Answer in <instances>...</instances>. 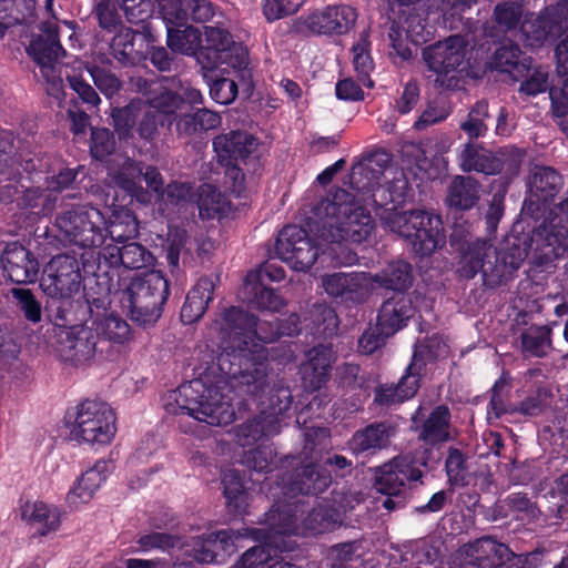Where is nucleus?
I'll return each instance as SVG.
<instances>
[{"label":"nucleus","instance_id":"09e8293b","mask_svg":"<svg viewBox=\"0 0 568 568\" xmlns=\"http://www.w3.org/2000/svg\"><path fill=\"white\" fill-rule=\"evenodd\" d=\"M230 538L227 531H219L193 539L192 557L199 562H211L215 559L219 544Z\"/></svg>","mask_w":568,"mask_h":568},{"label":"nucleus","instance_id":"c756f323","mask_svg":"<svg viewBox=\"0 0 568 568\" xmlns=\"http://www.w3.org/2000/svg\"><path fill=\"white\" fill-rule=\"evenodd\" d=\"M178 81L174 79H163L153 82L148 92V103L163 114H174L181 109L182 98L178 94Z\"/></svg>","mask_w":568,"mask_h":568},{"label":"nucleus","instance_id":"5701e85b","mask_svg":"<svg viewBox=\"0 0 568 568\" xmlns=\"http://www.w3.org/2000/svg\"><path fill=\"white\" fill-rule=\"evenodd\" d=\"M232 39L224 29L219 27H205L204 39H202L201 50L214 51L219 54L217 60L226 62L232 69H239L246 72L248 64L246 51L243 48H232Z\"/></svg>","mask_w":568,"mask_h":568},{"label":"nucleus","instance_id":"8fccbe9b","mask_svg":"<svg viewBox=\"0 0 568 568\" xmlns=\"http://www.w3.org/2000/svg\"><path fill=\"white\" fill-rule=\"evenodd\" d=\"M369 45L367 36L362 34L353 45L352 51L355 71L358 73L363 84L371 88L373 81L369 79V73L374 69V62L371 57Z\"/></svg>","mask_w":568,"mask_h":568},{"label":"nucleus","instance_id":"f257e3e1","mask_svg":"<svg viewBox=\"0 0 568 568\" xmlns=\"http://www.w3.org/2000/svg\"><path fill=\"white\" fill-rule=\"evenodd\" d=\"M290 321V326L274 327L271 323H256L237 307L226 310L217 325L224 337L230 339L233 351L232 354L223 352L217 357L222 374L229 378H241L242 384L254 385V390L264 392L267 375L264 343L297 332V316L292 315Z\"/></svg>","mask_w":568,"mask_h":568},{"label":"nucleus","instance_id":"c85d7f7f","mask_svg":"<svg viewBox=\"0 0 568 568\" xmlns=\"http://www.w3.org/2000/svg\"><path fill=\"white\" fill-rule=\"evenodd\" d=\"M2 263L9 276L17 283L31 282L36 278L39 265L31 253L19 244L10 245L2 255Z\"/></svg>","mask_w":568,"mask_h":568},{"label":"nucleus","instance_id":"aec40b11","mask_svg":"<svg viewBox=\"0 0 568 568\" xmlns=\"http://www.w3.org/2000/svg\"><path fill=\"white\" fill-rule=\"evenodd\" d=\"M373 281L369 273H334L323 276L322 286L329 296L362 302L371 294Z\"/></svg>","mask_w":568,"mask_h":568},{"label":"nucleus","instance_id":"49530a36","mask_svg":"<svg viewBox=\"0 0 568 568\" xmlns=\"http://www.w3.org/2000/svg\"><path fill=\"white\" fill-rule=\"evenodd\" d=\"M97 332L112 344L125 345L132 341L129 324L118 315L110 314L100 321Z\"/></svg>","mask_w":568,"mask_h":568},{"label":"nucleus","instance_id":"58836bf2","mask_svg":"<svg viewBox=\"0 0 568 568\" xmlns=\"http://www.w3.org/2000/svg\"><path fill=\"white\" fill-rule=\"evenodd\" d=\"M372 291L378 287L402 290L410 284V267L406 262L390 263L381 274L372 275Z\"/></svg>","mask_w":568,"mask_h":568},{"label":"nucleus","instance_id":"0e129e2a","mask_svg":"<svg viewBox=\"0 0 568 568\" xmlns=\"http://www.w3.org/2000/svg\"><path fill=\"white\" fill-rule=\"evenodd\" d=\"M520 50L517 47H503L493 55L489 65L501 72H511L519 62Z\"/></svg>","mask_w":568,"mask_h":568},{"label":"nucleus","instance_id":"a211bd4d","mask_svg":"<svg viewBox=\"0 0 568 568\" xmlns=\"http://www.w3.org/2000/svg\"><path fill=\"white\" fill-rule=\"evenodd\" d=\"M47 272L48 278L44 280V285L52 296L69 298L79 291L81 275L74 257L68 255L53 257Z\"/></svg>","mask_w":568,"mask_h":568},{"label":"nucleus","instance_id":"4d7b16f0","mask_svg":"<svg viewBox=\"0 0 568 568\" xmlns=\"http://www.w3.org/2000/svg\"><path fill=\"white\" fill-rule=\"evenodd\" d=\"M120 216H114L109 229V235L112 240L121 243L124 239L135 236L138 234L136 219L128 210L123 213V221H118Z\"/></svg>","mask_w":568,"mask_h":568},{"label":"nucleus","instance_id":"e433bc0d","mask_svg":"<svg viewBox=\"0 0 568 568\" xmlns=\"http://www.w3.org/2000/svg\"><path fill=\"white\" fill-rule=\"evenodd\" d=\"M427 444H438L449 438V410L445 406L436 407L424 423L419 435Z\"/></svg>","mask_w":568,"mask_h":568},{"label":"nucleus","instance_id":"6e6552de","mask_svg":"<svg viewBox=\"0 0 568 568\" xmlns=\"http://www.w3.org/2000/svg\"><path fill=\"white\" fill-rule=\"evenodd\" d=\"M266 523L268 525L265 529H244L240 536L251 537L256 540H264L265 545L255 546L246 550L241 558L233 565L232 568H257L263 564L267 566L276 559H273L271 552L266 549L273 547L278 550L286 549L277 535L298 534L300 528L296 525V515L292 514L291 508L281 509L278 506L272 508L266 515Z\"/></svg>","mask_w":568,"mask_h":568},{"label":"nucleus","instance_id":"2eb2a0df","mask_svg":"<svg viewBox=\"0 0 568 568\" xmlns=\"http://www.w3.org/2000/svg\"><path fill=\"white\" fill-rule=\"evenodd\" d=\"M276 253L293 270L306 271L316 261L318 247L312 243L303 229L287 225L278 234Z\"/></svg>","mask_w":568,"mask_h":568},{"label":"nucleus","instance_id":"338daca9","mask_svg":"<svg viewBox=\"0 0 568 568\" xmlns=\"http://www.w3.org/2000/svg\"><path fill=\"white\" fill-rule=\"evenodd\" d=\"M209 303L199 295L189 292L186 301L181 310V318L185 324H192L200 320L206 311Z\"/></svg>","mask_w":568,"mask_h":568},{"label":"nucleus","instance_id":"4be33fe9","mask_svg":"<svg viewBox=\"0 0 568 568\" xmlns=\"http://www.w3.org/2000/svg\"><path fill=\"white\" fill-rule=\"evenodd\" d=\"M115 131L120 138H126L131 134L133 126L139 118V134L144 139H150L156 131V120L153 111L143 105L140 101H132L123 109H116L112 113Z\"/></svg>","mask_w":568,"mask_h":568},{"label":"nucleus","instance_id":"20e7f679","mask_svg":"<svg viewBox=\"0 0 568 568\" xmlns=\"http://www.w3.org/2000/svg\"><path fill=\"white\" fill-rule=\"evenodd\" d=\"M224 381L216 385H206L203 379H194L171 390L164 398V407L171 414H187L199 422L213 426L233 422L235 413L230 399L222 392Z\"/></svg>","mask_w":568,"mask_h":568},{"label":"nucleus","instance_id":"f8f14e48","mask_svg":"<svg viewBox=\"0 0 568 568\" xmlns=\"http://www.w3.org/2000/svg\"><path fill=\"white\" fill-rule=\"evenodd\" d=\"M102 223L100 211L87 206L65 211L55 221L62 239L81 247L99 246L103 243Z\"/></svg>","mask_w":568,"mask_h":568},{"label":"nucleus","instance_id":"473e14b6","mask_svg":"<svg viewBox=\"0 0 568 568\" xmlns=\"http://www.w3.org/2000/svg\"><path fill=\"white\" fill-rule=\"evenodd\" d=\"M334 359L331 347L320 345L307 354V362L302 366V375L305 383L313 388H318L325 382L328 368Z\"/></svg>","mask_w":568,"mask_h":568},{"label":"nucleus","instance_id":"9b49d317","mask_svg":"<svg viewBox=\"0 0 568 568\" xmlns=\"http://www.w3.org/2000/svg\"><path fill=\"white\" fill-rule=\"evenodd\" d=\"M468 41L460 36H452L423 51V58L430 71L437 74L436 82L444 85L445 79H455L467 72L469 67Z\"/></svg>","mask_w":568,"mask_h":568},{"label":"nucleus","instance_id":"7c9ffc66","mask_svg":"<svg viewBox=\"0 0 568 568\" xmlns=\"http://www.w3.org/2000/svg\"><path fill=\"white\" fill-rule=\"evenodd\" d=\"M13 146L7 139H0V201H12L19 193L17 178L19 165L12 158Z\"/></svg>","mask_w":568,"mask_h":568},{"label":"nucleus","instance_id":"bb28decb","mask_svg":"<svg viewBox=\"0 0 568 568\" xmlns=\"http://www.w3.org/2000/svg\"><path fill=\"white\" fill-rule=\"evenodd\" d=\"M464 552L469 558L465 568H499L511 557V552L506 545L498 544L489 538L469 545Z\"/></svg>","mask_w":568,"mask_h":568},{"label":"nucleus","instance_id":"ddd939ff","mask_svg":"<svg viewBox=\"0 0 568 568\" xmlns=\"http://www.w3.org/2000/svg\"><path fill=\"white\" fill-rule=\"evenodd\" d=\"M387 161V155L384 153L372 155L363 165L354 170L353 179L357 184L362 182L361 179H357V175L368 180L367 184H363V187H367V192L372 193L375 205L386 209L392 204L390 207L400 210L399 206L405 202L408 190L407 182L402 175L394 178L392 184H378L375 187V183H378L381 176L384 175L382 168Z\"/></svg>","mask_w":568,"mask_h":568},{"label":"nucleus","instance_id":"cd10ccee","mask_svg":"<svg viewBox=\"0 0 568 568\" xmlns=\"http://www.w3.org/2000/svg\"><path fill=\"white\" fill-rule=\"evenodd\" d=\"M423 351L417 348L413 362L407 367V373L400 378L396 386H383L378 389L376 399L383 404L402 403L412 398L419 387V372L422 369L419 354Z\"/></svg>","mask_w":568,"mask_h":568},{"label":"nucleus","instance_id":"393cba45","mask_svg":"<svg viewBox=\"0 0 568 568\" xmlns=\"http://www.w3.org/2000/svg\"><path fill=\"white\" fill-rule=\"evenodd\" d=\"M98 333L88 326H74L62 342L61 357L75 365L91 361L97 352Z\"/></svg>","mask_w":568,"mask_h":568},{"label":"nucleus","instance_id":"0eeeda50","mask_svg":"<svg viewBox=\"0 0 568 568\" xmlns=\"http://www.w3.org/2000/svg\"><path fill=\"white\" fill-rule=\"evenodd\" d=\"M71 440L91 446L109 445L116 433V417L112 407L103 402L84 400L68 416Z\"/></svg>","mask_w":568,"mask_h":568},{"label":"nucleus","instance_id":"423d86ee","mask_svg":"<svg viewBox=\"0 0 568 568\" xmlns=\"http://www.w3.org/2000/svg\"><path fill=\"white\" fill-rule=\"evenodd\" d=\"M168 294L166 280L160 271L152 270L131 282L121 302L132 321L146 326L155 324L160 318Z\"/></svg>","mask_w":568,"mask_h":568},{"label":"nucleus","instance_id":"3c124183","mask_svg":"<svg viewBox=\"0 0 568 568\" xmlns=\"http://www.w3.org/2000/svg\"><path fill=\"white\" fill-rule=\"evenodd\" d=\"M226 200L212 185H203L199 195V210L203 219H213L216 215L224 213L226 210Z\"/></svg>","mask_w":568,"mask_h":568},{"label":"nucleus","instance_id":"c03bdc74","mask_svg":"<svg viewBox=\"0 0 568 568\" xmlns=\"http://www.w3.org/2000/svg\"><path fill=\"white\" fill-rule=\"evenodd\" d=\"M110 250V256H118V260L125 268H142L152 261V255L144 246L136 242H131L122 246H113Z\"/></svg>","mask_w":568,"mask_h":568},{"label":"nucleus","instance_id":"f3484780","mask_svg":"<svg viewBox=\"0 0 568 568\" xmlns=\"http://www.w3.org/2000/svg\"><path fill=\"white\" fill-rule=\"evenodd\" d=\"M113 470L114 465L111 460H98L91 468L82 473L70 487L65 496L67 506L71 510H79L88 505Z\"/></svg>","mask_w":568,"mask_h":568},{"label":"nucleus","instance_id":"a878e982","mask_svg":"<svg viewBox=\"0 0 568 568\" xmlns=\"http://www.w3.org/2000/svg\"><path fill=\"white\" fill-rule=\"evenodd\" d=\"M413 313L412 300L400 292L395 293L383 303L377 316V327L382 334L390 336L406 324Z\"/></svg>","mask_w":568,"mask_h":568},{"label":"nucleus","instance_id":"39448f33","mask_svg":"<svg viewBox=\"0 0 568 568\" xmlns=\"http://www.w3.org/2000/svg\"><path fill=\"white\" fill-rule=\"evenodd\" d=\"M379 216L392 232L404 237L420 256L430 255L445 244L443 221L430 212L386 207Z\"/></svg>","mask_w":568,"mask_h":568},{"label":"nucleus","instance_id":"774afa93","mask_svg":"<svg viewBox=\"0 0 568 568\" xmlns=\"http://www.w3.org/2000/svg\"><path fill=\"white\" fill-rule=\"evenodd\" d=\"M114 146L113 138L106 129L92 130L91 153L95 159H103Z\"/></svg>","mask_w":568,"mask_h":568},{"label":"nucleus","instance_id":"f03ea898","mask_svg":"<svg viewBox=\"0 0 568 568\" xmlns=\"http://www.w3.org/2000/svg\"><path fill=\"white\" fill-rule=\"evenodd\" d=\"M308 227L327 242H362L371 235L374 220L359 199L339 190L316 204Z\"/></svg>","mask_w":568,"mask_h":568},{"label":"nucleus","instance_id":"c9c22d12","mask_svg":"<svg viewBox=\"0 0 568 568\" xmlns=\"http://www.w3.org/2000/svg\"><path fill=\"white\" fill-rule=\"evenodd\" d=\"M464 171H477L485 174H496L504 169L503 161L489 151L477 150L467 145L462 154Z\"/></svg>","mask_w":568,"mask_h":568},{"label":"nucleus","instance_id":"72a5a7b5","mask_svg":"<svg viewBox=\"0 0 568 568\" xmlns=\"http://www.w3.org/2000/svg\"><path fill=\"white\" fill-rule=\"evenodd\" d=\"M561 22L547 10L546 16L536 19H524L520 31L530 47L541 44L549 36H555L561 29Z\"/></svg>","mask_w":568,"mask_h":568},{"label":"nucleus","instance_id":"9d476101","mask_svg":"<svg viewBox=\"0 0 568 568\" xmlns=\"http://www.w3.org/2000/svg\"><path fill=\"white\" fill-rule=\"evenodd\" d=\"M61 32V26L55 18L48 20L42 24V33L30 43L28 49L48 84V94L57 99H60L61 93L62 72L59 63L60 55L63 53L59 42Z\"/></svg>","mask_w":568,"mask_h":568},{"label":"nucleus","instance_id":"603ef678","mask_svg":"<svg viewBox=\"0 0 568 568\" xmlns=\"http://www.w3.org/2000/svg\"><path fill=\"white\" fill-rule=\"evenodd\" d=\"M549 329L530 327L521 336L523 348L530 355L544 356L550 347Z\"/></svg>","mask_w":568,"mask_h":568},{"label":"nucleus","instance_id":"79ce46f5","mask_svg":"<svg viewBox=\"0 0 568 568\" xmlns=\"http://www.w3.org/2000/svg\"><path fill=\"white\" fill-rule=\"evenodd\" d=\"M244 295L250 304L260 310L278 311L283 306V300L272 290L257 283L255 276L247 277Z\"/></svg>","mask_w":568,"mask_h":568},{"label":"nucleus","instance_id":"69168bd1","mask_svg":"<svg viewBox=\"0 0 568 568\" xmlns=\"http://www.w3.org/2000/svg\"><path fill=\"white\" fill-rule=\"evenodd\" d=\"M521 17L523 8L515 2L499 4L495 9L496 22L506 29L516 27Z\"/></svg>","mask_w":568,"mask_h":568},{"label":"nucleus","instance_id":"2f4dec72","mask_svg":"<svg viewBox=\"0 0 568 568\" xmlns=\"http://www.w3.org/2000/svg\"><path fill=\"white\" fill-rule=\"evenodd\" d=\"M557 73L562 79V88L552 87L549 91L552 112L556 116L568 114V34L556 49Z\"/></svg>","mask_w":568,"mask_h":568},{"label":"nucleus","instance_id":"6e6d98bb","mask_svg":"<svg viewBox=\"0 0 568 568\" xmlns=\"http://www.w3.org/2000/svg\"><path fill=\"white\" fill-rule=\"evenodd\" d=\"M11 294L18 301L19 306L28 321L32 323L41 321V305L34 298L30 290L12 288Z\"/></svg>","mask_w":568,"mask_h":568},{"label":"nucleus","instance_id":"de8ad7c7","mask_svg":"<svg viewBox=\"0 0 568 568\" xmlns=\"http://www.w3.org/2000/svg\"><path fill=\"white\" fill-rule=\"evenodd\" d=\"M23 516L29 520L41 525L45 530H55L60 526L61 513L54 507L42 501L26 505Z\"/></svg>","mask_w":568,"mask_h":568},{"label":"nucleus","instance_id":"b1692460","mask_svg":"<svg viewBox=\"0 0 568 568\" xmlns=\"http://www.w3.org/2000/svg\"><path fill=\"white\" fill-rule=\"evenodd\" d=\"M213 148L222 163L244 162L254 155L258 148V141L251 134L233 131L217 135L213 140Z\"/></svg>","mask_w":568,"mask_h":568},{"label":"nucleus","instance_id":"4468645a","mask_svg":"<svg viewBox=\"0 0 568 568\" xmlns=\"http://www.w3.org/2000/svg\"><path fill=\"white\" fill-rule=\"evenodd\" d=\"M112 174L115 184L140 203H151L153 196L164 200L163 179L154 166L143 169L141 163L125 159Z\"/></svg>","mask_w":568,"mask_h":568},{"label":"nucleus","instance_id":"5fc2aeb1","mask_svg":"<svg viewBox=\"0 0 568 568\" xmlns=\"http://www.w3.org/2000/svg\"><path fill=\"white\" fill-rule=\"evenodd\" d=\"M135 33L129 28H121L113 37L111 50L116 60L126 62L133 53V41Z\"/></svg>","mask_w":568,"mask_h":568},{"label":"nucleus","instance_id":"ea45409f","mask_svg":"<svg viewBox=\"0 0 568 568\" xmlns=\"http://www.w3.org/2000/svg\"><path fill=\"white\" fill-rule=\"evenodd\" d=\"M389 436L385 425H371L353 436L351 448L356 454L381 449L388 445Z\"/></svg>","mask_w":568,"mask_h":568},{"label":"nucleus","instance_id":"1a4fd4ad","mask_svg":"<svg viewBox=\"0 0 568 568\" xmlns=\"http://www.w3.org/2000/svg\"><path fill=\"white\" fill-rule=\"evenodd\" d=\"M292 404V395L288 387L274 385L267 390L266 399L262 402L261 414L241 425L236 432L237 443L243 448L258 443L264 437L274 436L281 430L280 416Z\"/></svg>","mask_w":568,"mask_h":568},{"label":"nucleus","instance_id":"412c9836","mask_svg":"<svg viewBox=\"0 0 568 568\" xmlns=\"http://www.w3.org/2000/svg\"><path fill=\"white\" fill-rule=\"evenodd\" d=\"M356 17V12L353 8L347 6H334L310 14L304 23L306 28L314 33L343 34L354 26Z\"/></svg>","mask_w":568,"mask_h":568},{"label":"nucleus","instance_id":"a18cd8bd","mask_svg":"<svg viewBox=\"0 0 568 568\" xmlns=\"http://www.w3.org/2000/svg\"><path fill=\"white\" fill-rule=\"evenodd\" d=\"M529 186L532 193L547 200L561 186V178L551 168L536 166Z\"/></svg>","mask_w":568,"mask_h":568},{"label":"nucleus","instance_id":"052dcab7","mask_svg":"<svg viewBox=\"0 0 568 568\" xmlns=\"http://www.w3.org/2000/svg\"><path fill=\"white\" fill-rule=\"evenodd\" d=\"M338 519L335 514H329L324 508H316L308 515L305 524V530L312 534H321L333 529Z\"/></svg>","mask_w":568,"mask_h":568},{"label":"nucleus","instance_id":"680f3d73","mask_svg":"<svg viewBox=\"0 0 568 568\" xmlns=\"http://www.w3.org/2000/svg\"><path fill=\"white\" fill-rule=\"evenodd\" d=\"M304 0H265L264 14L268 21H274L284 16L295 13Z\"/></svg>","mask_w":568,"mask_h":568},{"label":"nucleus","instance_id":"e2e57ef3","mask_svg":"<svg viewBox=\"0 0 568 568\" xmlns=\"http://www.w3.org/2000/svg\"><path fill=\"white\" fill-rule=\"evenodd\" d=\"M273 459L272 449L261 445L256 448L245 450L242 463L257 471H264L271 466Z\"/></svg>","mask_w":568,"mask_h":568},{"label":"nucleus","instance_id":"dca6fc26","mask_svg":"<svg viewBox=\"0 0 568 568\" xmlns=\"http://www.w3.org/2000/svg\"><path fill=\"white\" fill-rule=\"evenodd\" d=\"M388 37L392 49L389 55L400 61L410 59L413 55L412 47L422 44L427 40L423 19L410 11H403L398 20L393 23Z\"/></svg>","mask_w":568,"mask_h":568},{"label":"nucleus","instance_id":"864d4df0","mask_svg":"<svg viewBox=\"0 0 568 568\" xmlns=\"http://www.w3.org/2000/svg\"><path fill=\"white\" fill-rule=\"evenodd\" d=\"M224 495L229 506H233L234 510L242 513L246 507V495L239 476L232 471L223 477Z\"/></svg>","mask_w":568,"mask_h":568},{"label":"nucleus","instance_id":"4c0bfd02","mask_svg":"<svg viewBox=\"0 0 568 568\" xmlns=\"http://www.w3.org/2000/svg\"><path fill=\"white\" fill-rule=\"evenodd\" d=\"M245 71L246 72L233 69L234 77L231 78L225 77V74L230 75V72L226 71V69H221L220 74L210 83V94L212 99L221 104H230L233 102L237 95L236 80L250 77L247 67L245 68Z\"/></svg>","mask_w":568,"mask_h":568},{"label":"nucleus","instance_id":"37998d69","mask_svg":"<svg viewBox=\"0 0 568 568\" xmlns=\"http://www.w3.org/2000/svg\"><path fill=\"white\" fill-rule=\"evenodd\" d=\"M300 476L301 478L290 488L291 491L318 494L325 490L331 483L328 473L313 464L304 466Z\"/></svg>","mask_w":568,"mask_h":568},{"label":"nucleus","instance_id":"a19ab883","mask_svg":"<svg viewBox=\"0 0 568 568\" xmlns=\"http://www.w3.org/2000/svg\"><path fill=\"white\" fill-rule=\"evenodd\" d=\"M169 27L168 45L175 52L193 55L202 45L200 31L192 26Z\"/></svg>","mask_w":568,"mask_h":568},{"label":"nucleus","instance_id":"f704fd0d","mask_svg":"<svg viewBox=\"0 0 568 568\" xmlns=\"http://www.w3.org/2000/svg\"><path fill=\"white\" fill-rule=\"evenodd\" d=\"M448 203L459 210L473 207L479 199V186L469 176H456L448 190Z\"/></svg>","mask_w":568,"mask_h":568},{"label":"nucleus","instance_id":"7ed1b4c3","mask_svg":"<svg viewBox=\"0 0 568 568\" xmlns=\"http://www.w3.org/2000/svg\"><path fill=\"white\" fill-rule=\"evenodd\" d=\"M468 237L469 232L463 236L458 225L454 227L450 236L452 244L460 253L458 272L463 277L473 278L481 272L484 282L495 286L518 270L526 258L525 250L519 247H514L500 256L489 241H470Z\"/></svg>","mask_w":568,"mask_h":568},{"label":"nucleus","instance_id":"bf43d9fd","mask_svg":"<svg viewBox=\"0 0 568 568\" xmlns=\"http://www.w3.org/2000/svg\"><path fill=\"white\" fill-rule=\"evenodd\" d=\"M97 88L108 98L113 97L120 89L121 83L114 74L98 67L85 65Z\"/></svg>","mask_w":568,"mask_h":568},{"label":"nucleus","instance_id":"13d9d810","mask_svg":"<svg viewBox=\"0 0 568 568\" xmlns=\"http://www.w3.org/2000/svg\"><path fill=\"white\" fill-rule=\"evenodd\" d=\"M486 118L487 103L478 102L469 112L467 120L462 123V129L469 135V138L481 136L487 130V126L484 123Z\"/></svg>","mask_w":568,"mask_h":568},{"label":"nucleus","instance_id":"6ab92c4d","mask_svg":"<svg viewBox=\"0 0 568 568\" xmlns=\"http://www.w3.org/2000/svg\"><path fill=\"white\" fill-rule=\"evenodd\" d=\"M377 489L386 495H398L406 483L416 481L422 473L415 467L414 460L405 455L397 456L381 466L375 474Z\"/></svg>","mask_w":568,"mask_h":568}]
</instances>
